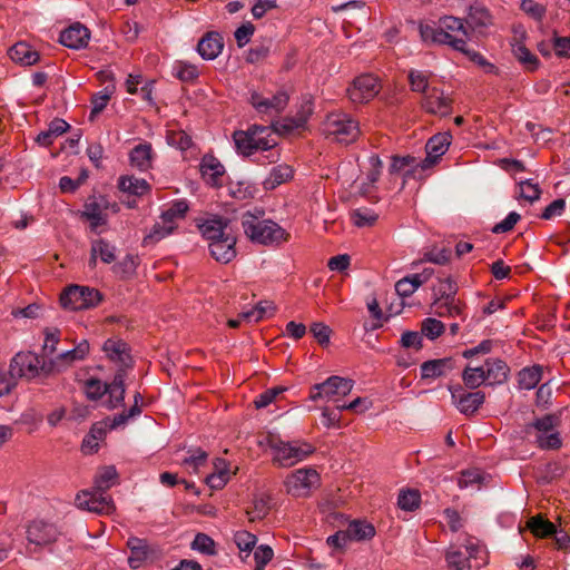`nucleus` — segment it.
Instances as JSON below:
<instances>
[{
  "instance_id": "obj_59",
  "label": "nucleus",
  "mask_w": 570,
  "mask_h": 570,
  "mask_svg": "<svg viewBox=\"0 0 570 570\" xmlns=\"http://www.w3.org/2000/svg\"><path fill=\"white\" fill-rule=\"evenodd\" d=\"M451 250L449 248H432L424 253L422 261L438 265H445L450 262Z\"/></svg>"
},
{
  "instance_id": "obj_16",
  "label": "nucleus",
  "mask_w": 570,
  "mask_h": 570,
  "mask_svg": "<svg viewBox=\"0 0 570 570\" xmlns=\"http://www.w3.org/2000/svg\"><path fill=\"white\" fill-rule=\"evenodd\" d=\"M450 138L449 134H438L428 140L425 145L426 157L420 161L422 170L433 167L440 160L450 146Z\"/></svg>"
},
{
  "instance_id": "obj_6",
  "label": "nucleus",
  "mask_w": 570,
  "mask_h": 570,
  "mask_svg": "<svg viewBox=\"0 0 570 570\" xmlns=\"http://www.w3.org/2000/svg\"><path fill=\"white\" fill-rule=\"evenodd\" d=\"M60 530L50 521L36 519L27 525L26 535L31 552H38L53 544L60 537Z\"/></svg>"
},
{
  "instance_id": "obj_38",
  "label": "nucleus",
  "mask_w": 570,
  "mask_h": 570,
  "mask_svg": "<svg viewBox=\"0 0 570 570\" xmlns=\"http://www.w3.org/2000/svg\"><path fill=\"white\" fill-rule=\"evenodd\" d=\"M313 114V105L312 102L305 101L301 109L297 111L295 117L284 119L283 129L286 131H291L294 129L303 128L311 115Z\"/></svg>"
},
{
  "instance_id": "obj_33",
  "label": "nucleus",
  "mask_w": 570,
  "mask_h": 570,
  "mask_svg": "<svg viewBox=\"0 0 570 570\" xmlns=\"http://www.w3.org/2000/svg\"><path fill=\"white\" fill-rule=\"evenodd\" d=\"M512 52L517 60L529 71H534L539 67V59L527 48L521 40L512 43Z\"/></svg>"
},
{
  "instance_id": "obj_32",
  "label": "nucleus",
  "mask_w": 570,
  "mask_h": 570,
  "mask_svg": "<svg viewBox=\"0 0 570 570\" xmlns=\"http://www.w3.org/2000/svg\"><path fill=\"white\" fill-rule=\"evenodd\" d=\"M118 483V473L114 465L104 466L98 470L95 476V490L98 492H106Z\"/></svg>"
},
{
  "instance_id": "obj_55",
  "label": "nucleus",
  "mask_w": 570,
  "mask_h": 570,
  "mask_svg": "<svg viewBox=\"0 0 570 570\" xmlns=\"http://www.w3.org/2000/svg\"><path fill=\"white\" fill-rule=\"evenodd\" d=\"M107 390V384L98 379H89L85 382V393L92 401L99 400Z\"/></svg>"
},
{
  "instance_id": "obj_50",
  "label": "nucleus",
  "mask_w": 570,
  "mask_h": 570,
  "mask_svg": "<svg viewBox=\"0 0 570 570\" xmlns=\"http://www.w3.org/2000/svg\"><path fill=\"white\" fill-rule=\"evenodd\" d=\"M193 550L207 556L216 554L215 541L205 533H197L190 544Z\"/></svg>"
},
{
  "instance_id": "obj_22",
  "label": "nucleus",
  "mask_w": 570,
  "mask_h": 570,
  "mask_svg": "<svg viewBox=\"0 0 570 570\" xmlns=\"http://www.w3.org/2000/svg\"><path fill=\"white\" fill-rule=\"evenodd\" d=\"M89 30L81 23H73L60 33V42L71 49H81L88 45Z\"/></svg>"
},
{
  "instance_id": "obj_39",
  "label": "nucleus",
  "mask_w": 570,
  "mask_h": 570,
  "mask_svg": "<svg viewBox=\"0 0 570 570\" xmlns=\"http://www.w3.org/2000/svg\"><path fill=\"white\" fill-rule=\"evenodd\" d=\"M348 538L352 540L361 541L368 540L375 535L374 527L365 521H352L346 528Z\"/></svg>"
},
{
  "instance_id": "obj_46",
  "label": "nucleus",
  "mask_w": 570,
  "mask_h": 570,
  "mask_svg": "<svg viewBox=\"0 0 570 570\" xmlns=\"http://www.w3.org/2000/svg\"><path fill=\"white\" fill-rule=\"evenodd\" d=\"M542 367L532 366L520 371L519 373V385L521 389L531 390L538 385L541 381Z\"/></svg>"
},
{
  "instance_id": "obj_31",
  "label": "nucleus",
  "mask_w": 570,
  "mask_h": 570,
  "mask_svg": "<svg viewBox=\"0 0 570 570\" xmlns=\"http://www.w3.org/2000/svg\"><path fill=\"white\" fill-rule=\"evenodd\" d=\"M118 187L121 191L135 196H144L149 193L150 185L146 179L135 176H121L118 179Z\"/></svg>"
},
{
  "instance_id": "obj_30",
  "label": "nucleus",
  "mask_w": 570,
  "mask_h": 570,
  "mask_svg": "<svg viewBox=\"0 0 570 570\" xmlns=\"http://www.w3.org/2000/svg\"><path fill=\"white\" fill-rule=\"evenodd\" d=\"M130 164L139 170L145 171L151 168L153 148L150 144H139L132 148L129 155Z\"/></svg>"
},
{
  "instance_id": "obj_37",
  "label": "nucleus",
  "mask_w": 570,
  "mask_h": 570,
  "mask_svg": "<svg viewBox=\"0 0 570 570\" xmlns=\"http://www.w3.org/2000/svg\"><path fill=\"white\" fill-rule=\"evenodd\" d=\"M139 257L137 255L127 254L120 262L112 266V272L120 279H130L136 274Z\"/></svg>"
},
{
  "instance_id": "obj_44",
  "label": "nucleus",
  "mask_w": 570,
  "mask_h": 570,
  "mask_svg": "<svg viewBox=\"0 0 570 570\" xmlns=\"http://www.w3.org/2000/svg\"><path fill=\"white\" fill-rule=\"evenodd\" d=\"M90 247L105 264H111L116 259V247L104 238L94 239Z\"/></svg>"
},
{
  "instance_id": "obj_53",
  "label": "nucleus",
  "mask_w": 570,
  "mask_h": 570,
  "mask_svg": "<svg viewBox=\"0 0 570 570\" xmlns=\"http://www.w3.org/2000/svg\"><path fill=\"white\" fill-rule=\"evenodd\" d=\"M43 334L45 342L42 345V356L46 358L57 351V344L60 341V331L56 327H47L45 328Z\"/></svg>"
},
{
  "instance_id": "obj_58",
  "label": "nucleus",
  "mask_w": 570,
  "mask_h": 570,
  "mask_svg": "<svg viewBox=\"0 0 570 570\" xmlns=\"http://www.w3.org/2000/svg\"><path fill=\"white\" fill-rule=\"evenodd\" d=\"M519 189V197L530 203H533L540 198L541 189L539 188L538 184H534L531 180L520 181Z\"/></svg>"
},
{
  "instance_id": "obj_48",
  "label": "nucleus",
  "mask_w": 570,
  "mask_h": 570,
  "mask_svg": "<svg viewBox=\"0 0 570 570\" xmlns=\"http://www.w3.org/2000/svg\"><path fill=\"white\" fill-rule=\"evenodd\" d=\"M188 208V203L185 199L176 200L167 210L161 214L160 219L175 225L176 219L185 217Z\"/></svg>"
},
{
  "instance_id": "obj_51",
  "label": "nucleus",
  "mask_w": 570,
  "mask_h": 570,
  "mask_svg": "<svg viewBox=\"0 0 570 570\" xmlns=\"http://www.w3.org/2000/svg\"><path fill=\"white\" fill-rule=\"evenodd\" d=\"M421 495L417 490L402 491L399 494L397 504L404 511H414L419 508Z\"/></svg>"
},
{
  "instance_id": "obj_14",
  "label": "nucleus",
  "mask_w": 570,
  "mask_h": 570,
  "mask_svg": "<svg viewBox=\"0 0 570 570\" xmlns=\"http://www.w3.org/2000/svg\"><path fill=\"white\" fill-rule=\"evenodd\" d=\"M444 291H442L441 297L436 298L433 303L434 313L440 317L445 316H458L461 315L462 308L455 304L454 295L456 293V286L450 278L444 281Z\"/></svg>"
},
{
  "instance_id": "obj_12",
  "label": "nucleus",
  "mask_w": 570,
  "mask_h": 570,
  "mask_svg": "<svg viewBox=\"0 0 570 570\" xmlns=\"http://www.w3.org/2000/svg\"><path fill=\"white\" fill-rule=\"evenodd\" d=\"M229 223L228 218L215 214H208L196 219V226L208 244L230 234Z\"/></svg>"
},
{
  "instance_id": "obj_11",
  "label": "nucleus",
  "mask_w": 570,
  "mask_h": 570,
  "mask_svg": "<svg viewBox=\"0 0 570 570\" xmlns=\"http://www.w3.org/2000/svg\"><path fill=\"white\" fill-rule=\"evenodd\" d=\"M75 503L77 508L98 514H111L115 510V503L109 494L92 491H81L76 495Z\"/></svg>"
},
{
  "instance_id": "obj_45",
  "label": "nucleus",
  "mask_w": 570,
  "mask_h": 570,
  "mask_svg": "<svg viewBox=\"0 0 570 570\" xmlns=\"http://www.w3.org/2000/svg\"><path fill=\"white\" fill-rule=\"evenodd\" d=\"M208 454L206 451L197 448L195 450L189 451V456L185 458L181 462L188 471L194 473H199L202 468L207 464Z\"/></svg>"
},
{
  "instance_id": "obj_36",
  "label": "nucleus",
  "mask_w": 570,
  "mask_h": 570,
  "mask_svg": "<svg viewBox=\"0 0 570 570\" xmlns=\"http://www.w3.org/2000/svg\"><path fill=\"white\" fill-rule=\"evenodd\" d=\"M275 311H276V307L273 302L262 301L256 306H254L252 309L240 313L239 317H242V320H245L247 322L257 323L266 316L274 315Z\"/></svg>"
},
{
  "instance_id": "obj_49",
  "label": "nucleus",
  "mask_w": 570,
  "mask_h": 570,
  "mask_svg": "<svg viewBox=\"0 0 570 570\" xmlns=\"http://www.w3.org/2000/svg\"><path fill=\"white\" fill-rule=\"evenodd\" d=\"M535 442L541 450H558L562 446V440L557 431L537 433Z\"/></svg>"
},
{
  "instance_id": "obj_17",
  "label": "nucleus",
  "mask_w": 570,
  "mask_h": 570,
  "mask_svg": "<svg viewBox=\"0 0 570 570\" xmlns=\"http://www.w3.org/2000/svg\"><path fill=\"white\" fill-rule=\"evenodd\" d=\"M250 104L261 114H279L288 104V95L285 91H278L272 98H264L261 94L253 92Z\"/></svg>"
},
{
  "instance_id": "obj_28",
  "label": "nucleus",
  "mask_w": 570,
  "mask_h": 570,
  "mask_svg": "<svg viewBox=\"0 0 570 570\" xmlns=\"http://www.w3.org/2000/svg\"><path fill=\"white\" fill-rule=\"evenodd\" d=\"M108 407L115 409L125 400V370H118L110 384H107Z\"/></svg>"
},
{
  "instance_id": "obj_27",
  "label": "nucleus",
  "mask_w": 570,
  "mask_h": 570,
  "mask_svg": "<svg viewBox=\"0 0 570 570\" xmlns=\"http://www.w3.org/2000/svg\"><path fill=\"white\" fill-rule=\"evenodd\" d=\"M485 377L491 385L502 384L508 380L510 368L508 364L500 358H489L484 364Z\"/></svg>"
},
{
  "instance_id": "obj_54",
  "label": "nucleus",
  "mask_w": 570,
  "mask_h": 570,
  "mask_svg": "<svg viewBox=\"0 0 570 570\" xmlns=\"http://www.w3.org/2000/svg\"><path fill=\"white\" fill-rule=\"evenodd\" d=\"M449 570H471L469 558H465L459 550H451L445 556Z\"/></svg>"
},
{
  "instance_id": "obj_29",
  "label": "nucleus",
  "mask_w": 570,
  "mask_h": 570,
  "mask_svg": "<svg viewBox=\"0 0 570 570\" xmlns=\"http://www.w3.org/2000/svg\"><path fill=\"white\" fill-rule=\"evenodd\" d=\"M8 53L12 61L24 66L35 65L39 60V53L26 42H17Z\"/></svg>"
},
{
  "instance_id": "obj_23",
  "label": "nucleus",
  "mask_w": 570,
  "mask_h": 570,
  "mask_svg": "<svg viewBox=\"0 0 570 570\" xmlns=\"http://www.w3.org/2000/svg\"><path fill=\"white\" fill-rule=\"evenodd\" d=\"M466 23L473 31L483 33L484 29L493 23V20L489 10L484 6L474 3L469 9Z\"/></svg>"
},
{
  "instance_id": "obj_19",
  "label": "nucleus",
  "mask_w": 570,
  "mask_h": 570,
  "mask_svg": "<svg viewBox=\"0 0 570 570\" xmlns=\"http://www.w3.org/2000/svg\"><path fill=\"white\" fill-rule=\"evenodd\" d=\"M107 357L120 366L119 370L131 366L128 344L120 338H108L102 346Z\"/></svg>"
},
{
  "instance_id": "obj_40",
  "label": "nucleus",
  "mask_w": 570,
  "mask_h": 570,
  "mask_svg": "<svg viewBox=\"0 0 570 570\" xmlns=\"http://www.w3.org/2000/svg\"><path fill=\"white\" fill-rule=\"evenodd\" d=\"M272 498L268 494H259L254 498L253 507L247 510L249 521H256L264 519L271 510Z\"/></svg>"
},
{
  "instance_id": "obj_15",
  "label": "nucleus",
  "mask_w": 570,
  "mask_h": 570,
  "mask_svg": "<svg viewBox=\"0 0 570 570\" xmlns=\"http://www.w3.org/2000/svg\"><path fill=\"white\" fill-rule=\"evenodd\" d=\"M422 107L429 114L448 116L452 110V99L443 90L431 88L423 96Z\"/></svg>"
},
{
  "instance_id": "obj_62",
  "label": "nucleus",
  "mask_w": 570,
  "mask_h": 570,
  "mask_svg": "<svg viewBox=\"0 0 570 570\" xmlns=\"http://www.w3.org/2000/svg\"><path fill=\"white\" fill-rule=\"evenodd\" d=\"M114 89H115L114 86L111 88L106 87L104 89V91L94 95V97L91 99V102H92L91 116L95 114H99L105 109V107L107 106V104L114 92Z\"/></svg>"
},
{
  "instance_id": "obj_63",
  "label": "nucleus",
  "mask_w": 570,
  "mask_h": 570,
  "mask_svg": "<svg viewBox=\"0 0 570 570\" xmlns=\"http://www.w3.org/2000/svg\"><path fill=\"white\" fill-rule=\"evenodd\" d=\"M420 33L424 41H431L435 43L443 45L444 40H446V36L440 31L439 27L433 26H421Z\"/></svg>"
},
{
  "instance_id": "obj_8",
  "label": "nucleus",
  "mask_w": 570,
  "mask_h": 570,
  "mask_svg": "<svg viewBox=\"0 0 570 570\" xmlns=\"http://www.w3.org/2000/svg\"><path fill=\"white\" fill-rule=\"evenodd\" d=\"M354 387V381L337 375L330 376L324 382L315 384L311 389V400L324 399L328 402H338L348 395Z\"/></svg>"
},
{
  "instance_id": "obj_57",
  "label": "nucleus",
  "mask_w": 570,
  "mask_h": 570,
  "mask_svg": "<svg viewBox=\"0 0 570 570\" xmlns=\"http://www.w3.org/2000/svg\"><path fill=\"white\" fill-rule=\"evenodd\" d=\"M271 45L272 41L268 40L267 42L252 47L246 55V61L249 63H257L265 60L269 55Z\"/></svg>"
},
{
  "instance_id": "obj_2",
  "label": "nucleus",
  "mask_w": 570,
  "mask_h": 570,
  "mask_svg": "<svg viewBox=\"0 0 570 570\" xmlns=\"http://www.w3.org/2000/svg\"><path fill=\"white\" fill-rule=\"evenodd\" d=\"M233 139L237 150L244 156H250L258 150H268L277 145L275 131L268 126L261 125L235 131Z\"/></svg>"
},
{
  "instance_id": "obj_21",
  "label": "nucleus",
  "mask_w": 570,
  "mask_h": 570,
  "mask_svg": "<svg viewBox=\"0 0 570 570\" xmlns=\"http://www.w3.org/2000/svg\"><path fill=\"white\" fill-rule=\"evenodd\" d=\"M199 170L203 179L213 187L222 185V178L225 174V168L222 163L214 156L205 155L202 158Z\"/></svg>"
},
{
  "instance_id": "obj_18",
  "label": "nucleus",
  "mask_w": 570,
  "mask_h": 570,
  "mask_svg": "<svg viewBox=\"0 0 570 570\" xmlns=\"http://www.w3.org/2000/svg\"><path fill=\"white\" fill-rule=\"evenodd\" d=\"M451 394L458 410L465 415L474 414L485 400V395L481 391L463 392L462 389H458L451 391Z\"/></svg>"
},
{
  "instance_id": "obj_26",
  "label": "nucleus",
  "mask_w": 570,
  "mask_h": 570,
  "mask_svg": "<svg viewBox=\"0 0 570 570\" xmlns=\"http://www.w3.org/2000/svg\"><path fill=\"white\" fill-rule=\"evenodd\" d=\"M127 547L130 549L128 564L131 569H138L150 553L148 543L144 539L131 537L127 541Z\"/></svg>"
},
{
  "instance_id": "obj_13",
  "label": "nucleus",
  "mask_w": 570,
  "mask_h": 570,
  "mask_svg": "<svg viewBox=\"0 0 570 570\" xmlns=\"http://www.w3.org/2000/svg\"><path fill=\"white\" fill-rule=\"evenodd\" d=\"M439 28L448 38L444 40L443 45H449L455 50H464L468 39V29L462 19L452 16L443 17L439 20Z\"/></svg>"
},
{
  "instance_id": "obj_42",
  "label": "nucleus",
  "mask_w": 570,
  "mask_h": 570,
  "mask_svg": "<svg viewBox=\"0 0 570 570\" xmlns=\"http://www.w3.org/2000/svg\"><path fill=\"white\" fill-rule=\"evenodd\" d=\"M176 228V225L169 224L160 219V222H157L150 232L144 237L142 244L145 246L153 245L165 238L166 236L170 235L174 229Z\"/></svg>"
},
{
  "instance_id": "obj_25",
  "label": "nucleus",
  "mask_w": 570,
  "mask_h": 570,
  "mask_svg": "<svg viewBox=\"0 0 570 570\" xmlns=\"http://www.w3.org/2000/svg\"><path fill=\"white\" fill-rule=\"evenodd\" d=\"M454 366L451 357L426 361L421 364V379L431 380L445 375Z\"/></svg>"
},
{
  "instance_id": "obj_3",
  "label": "nucleus",
  "mask_w": 570,
  "mask_h": 570,
  "mask_svg": "<svg viewBox=\"0 0 570 570\" xmlns=\"http://www.w3.org/2000/svg\"><path fill=\"white\" fill-rule=\"evenodd\" d=\"M12 374L18 379L33 380L48 376L57 371L55 360H46L33 352H20L11 360Z\"/></svg>"
},
{
  "instance_id": "obj_43",
  "label": "nucleus",
  "mask_w": 570,
  "mask_h": 570,
  "mask_svg": "<svg viewBox=\"0 0 570 570\" xmlns=\"http://www.w3.org/2000/svg\"><path fill=\"white\" fill-rule=\"evenodd\" d=\"M368 171L366 174V183H363L360 190L363 195L371 191V188L379 180L382 169V161L377 155H372L368 158Z\"/></svg>"
},
{
  "instance_id": "obj_52",
  "label": "nucleus",
  "mask_w": 570,
  "mask_h": 570,
  "mask_svg": "<svg viewBox=\"0 0 570 570\" xmlns=\"http://www.w3.org/2000/svg\"><path fill=\"white\" fill-rule=\"evenodd\" d=\"M234 541L240 552H246L245 558H247L253 548L256 546L257 538L255 534L246 530H240L234 534Z\"/></svg>"
},
{
  "instance_id": "obj_41",
  "label": "nucleus",
  "mask_w": 570,
  "mask_h": 570,
  "mask_svg": "<svg viewBox=\"0 0 570 570\" xmlns=\"http://www.w3.org/2000/svg\"><path fill=\"white\" fill-rule=\"evenodd\" d=\"M81 217L90 222V228L94 232L107 223V217L97 202L86 203Z\"/></svg>"
},
{
  "instance_id": "obj_4",
  "label": "nucleus",
  "mask_w": 570,
  "mask_h": 570,
  "mask_svg": "<svg viewBox=\"0 0 570 570\" xmlns=\"http://www.w3.org/2000/svg\"><path fill=\"white\" fill-rule=\"evenodd\" d=\"M323 132L341 144L354 142L361 135L360 124L351 115L334 111L326 116Z\"/></svg>"
},
{
  "instance_id": "obj_64",
  "label": "nucleus",
  "mask_w": 570,
  "mask_h": 570,
  "mask_svg": "<svg viewBox=\"0 0 570 570\" xmlns=\"http://www.w3.org/2000/svg\"><path fill=\"white\" fill-rule=\"evenodd\" d=\"M354 224L357 227L372 226L377 220V215L367 209H356L352 214Z\"/></svg>"
},
{
  "instance_id": "obj_61",
  "label": "nucleus",
  "mask_w": 570,
  "mask_h": 570,
  "mask_svg": "<svg viewBox=\"0 0 570 570\" xmlns=\"http://www.w3.org/2000/svg\"><path fill=\"white\" fill-rule=\"evenodd\" d=\"M141 412L139 405H132L127 412L119 413L115 415L112 419H105L108 421L109 430L117 429L120 425H124L128 422L129 419L139 415Z\"/></svg>"
},
{
  "instance_id": "obj_5",
  "label": "nucleus",
  "mask_w": 570,
  "mask_h": 570,
  "mask_svg": "<svg viewBox=\"0 0 570 570\" xmlns=\"http://www.w3.org/2000/svg\"><path fill=\"white\" fill-rule=\"evenodd\" d=\"M271 448L273 450V462L281 468H291L315 451L312 444L304 441H273Z\"/></svg>"
},
{
  "instance_id": "obj_24",
  "label": "nucleus",
  "mask_w": 570,
  "mask_h": 570,
  "mask_svg": "<svg viewBox=\"0 0 570 570\" xmlns=\"http://www.w3.org/2000/svg\"><path fill=\"white\" fill-rule=\"evenodd\" d=\"M223 38L218 32L206 33L197 45V51L207 60L215 59L223 50Z\"/></svg>"
},
{
  "instance_id": "obj_20",
  "label": "nucleus",
  "mask_w": 570,
  "mask_h": 570,
  "mask_svg": "<svg viewBox=\"0 0 570 570\" xmlns=\"http://www.w3.org/2000/svg\"><path fill=\"white\" fill-rule=\"evenodd\" d=\"M236 237L233 233L209 243L208 248L212 257L218 263L227 264L236 257Z\"/></svg>"
},
{
  "instance_id": "obj_34",
  "label": "nucleus",
  "mask_w": 570,
  "mask_h": 570,
  "mask_svg": "<svg viewBox=\"0 0 570 570\" xmlns=\"http://www.w3.org/2000/svg\"><path fill=\"white\" fill-rule=\"evenodd\" d=\"M527 528L538 538H548L554 535L557 528L541 514L531 517L527 522Z\"/></svg>"
},
{
  "instance_id": "obj_1",
  "label": "nucleus",
  "mask_w": 570,
  "mask_h": 570,
  "mask_svg": "<svg viewBox=\"0 0 570 570\" xmlns=\"http://www.w3.org/2000/svg\"><path fill=\"white\" fill-rule=\"evenodd\" d=\"M264 213L255 215L246 212L242 215L244 234L253 242L264 246H279L289 239V234L272 219L263 218Z\"/></svg>"
},
{
  "instance_id": "obj_9",
  "label": "nucleus",
  "mask_w": 570,
  "mask_h": 570,
  "mask_svg": "<svg viewBox=\"0 0 570 570\" xmlns=\"http://www.w3.org/2000/svg\"><path fill=\"white\" fill-rule=\"evenodd\" d=\"M320 474L313 468H302L289 473L285 480L284 485L286 492L293 497H307L312 489L320 485Z\"/></svg>"
},
{
  "instance_id": "obj_35",
  "label": "nucleus",
  "mask_w": 570,
  "mask_h": 570,
  "mask_svg": "<svg viewBox=\"0 0 570 570\" xmlns=\"http://www.w3.org/2000/svg\"><path fill=\"white\" fill-rule=\"evenodd\" d=\"M293 177V169L288 165H278L273 168L269 173L268 177L264 180V188L267 190H272L279 186L281 184L286 183Z\"/></svg>"
},
{
  "instance_id": "obj_60",
  "label": "nucleus",
  "mask_w": 570,
  "mask_h": 570,
  "mask_svg": "<svg viewBox=\"0 0 570 570\" xmlns=\"http://www.w3.org/2000/svg\"><path fill=\"white\" fill-rule=\"evenodd\" d=\"M444 330V324L436 318H426L422 322L421 332L431 340L439 337Z\"/></svg>"
},
{
  "instance_id": "obj_56",
  "label": "nucleus",
  "mask_w": 570,
  "mask_h": 570,
  "mask_svg": "<svg viewBox=\"0 0 570 570\" xmlns=\"http://www.w3.org/2000/svg\"><path fill=\"white\" fill-rule=\"evenodd\" d=\"M409 81L412 91L425 95L430 90L429 78L422 71L411 70L409 72Z\"/></svg>"
},
{
  "instance_id": "obj_7",
  "label": "nucleus",
  "mask_w": 570,
  "mask_h": 570,
  "mask_svg": "<svg viewBox=\"0 0 570 570\" xmlns=\"http://www.w3.org/2000/svg\"><path fill=\"white\" fill-rule=\"evenodd\" d=\"M101 299L102 296L98 289L80 285H70L60 295L61 305L71 311L95 307Z\"/></svg>"
},
{
  "instance_id": "obj_47",
  "label": "nucleus",
  "mask_w": 570,
  "mask_h": 570,
  "mask_svg": "<svg viewBox=\"0 0 570 570\" xmlns=\"http://www.w3.org/2000/svg\"><path fill=\"white\" fill-rule=\"evenodd\" d=\"M462 380L466 387L474 390L487 381L485 370L483 366H466L462 373Z\"/></svg>"
},
{
  "instance_id": "obj_10",
  "label": "nucleus",
  "mask_w": 570,
  "mask_h": 570,
  "mask_svg": "<svg viewBox=\"0 0 570 570\" xmlns=\"http://www.w3.org/2000/svg\"><path fill=\"white\" fill-rule=\"evenodd\" d=\"M380 90V80L373 75L365 73L356 77L346 89V92L353 104H366L372 100Z\"/></svg>"
}]
</instances>
